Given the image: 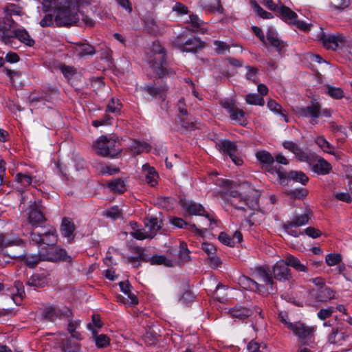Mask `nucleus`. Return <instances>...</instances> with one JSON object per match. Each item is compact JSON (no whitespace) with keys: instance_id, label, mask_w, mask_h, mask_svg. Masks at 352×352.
<instances>
[{"instance_id":"f257e3e1","label":"nucleus","mask_w":352,"mask_h":352,"mask_svg":"<svg viewBox=\"0 0 352 352\" xmlns=\"http://www.w3.org/2000/svg\"><path fill=\"white\" fill-rule=\"evenodd\" d=\"M51 4L55 8L54 21L57 26L68 27L76 24L79 20L78 13L85 25L92 27L94 24V21L85 15L81 10V0H52Z\"/></svg>"},{"instance_id":"f03ea898","label":"nucleus","mask_w":352,"mask_h":352,"mask_svg":"<svg viewBox=\"0 0 352 352\" xmlns=\"http://www.w3.org/2000/svg\"><path fill=\"white\" fill-rule=\"evenodd\" d=\"M221 197L238 210H246L245 207L250 210L258 208L256 192L252 188H250L248 194L245 196H242L241 193L236 190H230L222 192Z\"/></svg>"},{"instance_id":"7ed1b4c3","label":"nucleus","mask_w":352,"mask_h":352,"mask_svg":"<svg viewBox=\"0 0 352 352\" xmlns=\"http://www.w3.org/2000/svg\"><path fill=\"white\" fill-rule=\"evenodd\" d=\"M96 153L102 157L115 158L122 153L121 144L118 138L102 135L94 144Z\"/></svg>"},{"instance_id":"20e7f679","label":"nucleus","mask_w":352,"mask_h":352,"mask_svg":"<svg viewBox=\"0 0 352 352\" xmlns=\"http://www.w3.org/2000/svg\"><path fill=\"white\" fill-rule=\"evenodd\" d=\"M166 60V51L159 42H153L151 46L148 63L153 74L160 78L170 75L164 65Z\"/></svg>"},{"instance_id":"39448f33","label":"nucleus","mask_w":352,"mask_h":352,"mask_svg":"<svg viewBox=\"0 0 352 352\" xmlns=\"http://www.w3.org/2000/svg\"><path fill=\"white\" fill-rule=\"evenodd\" d=\"M256 157L261 164V168L269 176H277V179L280 184L284 183V178L286 177V171L281 167L274 166V157L267 151H258L256 153Z\"/></svg>"},{"instance_id":"423d86ee","label":"nucleus","mask_w":352,"mask_h":352,"mask_svg":"<svg viewBox=\"0 0 352 352\" xmlns=\"http://www.w3.org/2000/svg\"><path fill=\"white\" fill-rule=\"evenodd\" d=\"M180 205L186 212L190 215L204 216L205 219L203 226H209L211 229H213L212 225L215 224V222L212 220L204 208L200 204L192 201L181 200Z\"/></svg>"},{"instance_id":"0eeeda50","label":"nucleus","mask_w":352,"mask_h":352,"mask_svg":"<svg viewBox=\"0 0 352 352\" xmlns=\"http://www.w3.org/2000/svg\"><path fill=\"white\" fill-rule=\"evenodd\" d=\"M288 329L298 336L300 342L303 344H309L316 331L313 327L307 326L302 323H289Z\"/></svg>"},{"instance_id":"6e6552de","label":"nucleus","mask_w":352,"mask_h":352,"mask_svg":"<svg viewBox=\"0 0 352 352\" xmlns=\"http://www.w3.org/2000/svg\"><path fill=\"white\" fill-rule=\"evenodd\" d=\"M252 276L257 281L263 283L262 285H259L256 280L248 278V280L254 285L257 289H258L260 286L270 287L272 288L274 283L273 276L270 273L268 267L265 266L256 267Z\"/></svg>"},{"instance_id":"1a4fd4ad","label":"nucleus","mask_w":352,"mask_h":352,"mask_svg":"<svg viewBox=\"0 0 352 352\" xmlns=\"http://www.w3.org/2000/svg\"><path fill=\"white\" fill-rule=\"evenodd\" d=\"M72 315V311L67 307H58L50 305L45 307L42 312L43 317L50 322H54L56 319H63L64 317H70Z\"/></svg>"},{"instance_id":"9d476101","label":"nucleus","mask_w":352,"mask_h":352,"mask_svg":"<svg viewBox=\"0 0 352 352\" xmlns=\"http://www.w3.org/2000/svg\"><path fill=\"white\" fill-rule=\"evenodd\" d=\"M30 237L31 240L35 244H45L48 248L54 245L57 241V233L56 229L54 228H50L43 234L32 231Z\"/></svg>"},{"instance_id":"9b49d317","label":"nucleus","mask_w":352,"mask_h":352,"mask_svg":"<svg viewBox=\"0 0 352 352\" xmlns=\"http://www.w3.org/2000/svg\"><path fill=\"white\" fill-rule=\"evenodd\" d=\"M41 258L43 261H72V257L67 254L65 249L54 246V245L47 248L45 250H43Z\"/></svg>"},{"instance_id":"f8f14e48","label":"nucleus","mask_w":352,"mask_h":352,"mask_svg":"<svg viewBox=\"0 0 352 352\" xmlns=\"http://www.w3.org/2000/svg\"><path fill=\"white\" fill-rule=\"evenodd\" d=\"M44 207L41 201H34L29 207L28 221L34 228L41 226L46 219L43 214Z\"/></svg>"},{"instance_id":"ddd939ff","label":"nucleus","mask_w":352,"mask_h":352,"mask_svg":"<svg viewBox=\"0 0 352 352\" xmlns=\"http://www.w3.org/2000/svg\"><path fill=\"white\" fill-rule=\"evenodd\" d=\"M273 278L280 282L292 283L294 277L290 269L285 264L283 258L278 261L272 267Z\"/></svg>"},{"instance_id":"4468645a","label":"nucleus","mask_w":352,"mask_h":352,"mask_svg":"<svg viewBox=\"0 0 352 352\" xmlns=\"http://www.w3.org/2000/svg\"><path fill=\"white\" fill-rule=\"evenodd\" d=\"M321 107L318 102H313L307 107H296V113L299 117L310 118V124L315 125L318 123L317 119L320 116Z\"/></svg>"},{"instance_id":"2eb2a0df","label":"nucleus","mask_w":352,"mask_h":352,"mask_svg":"<svg viewBox=\"0 0 352 352\" xmlns=\"http://www.w3.org/2000/svg\"><path fill=\"white\" fill-rule=\"evenodd\" d=\"M216 146L220 152L228 155L235 164L237 166L242 164L243 160L236 156L237 146L235 142L228 140H221Z\"/></svg>"},{"instance_id":"dca6fc26","label":"nucleus","mask_w":352,"mask_h":352,"mask_svg":"<svg viewBox=\"0 0 352 352\" xmlns=\"http://www.w3.org/2000/svg\"><path fill=\"white\" fill-rule=\"evenodd\" d=\"M321 41L326 49L332 50H340L343 48L346 43V37L341 34H324L321 37Z\"/></svg>"},{"instance_id":"f3484780","label":"nucleus","mask_w":352,"mask_h":352,"mask_svg":"<svg viewBox=\"0 0 352 352\" xmlns=\"http://www.w3.org/2000/svg\"><path fill=\"white\" fill-rule=\"evenodd\" d=\"M173 225L179 228H186L190 231L195 232L196 234L203 236L204 233L207 231V228L200 226L198 228L195 224L188 223L183 219L179 217H173L170 220Z\"/></svg>"},{"instance_id":"a211bd4d","label":"nucleus","mask_w":352,"mask_h":352,"mask_svg":"<svg viewBox=\"0 0 352 352\" xmlns=\"http://www.w3.org/2000/svg\"><path fill=\"white\" fill-rule=\"evenodd\" d=\"M87 328L91 331L92 337L98 348H106L110 344V338L106 334L98 335L97 331L93 328L91 323L87 324Z\"/></svg>"},{"instance_id":"6ab92c4d","label":"nucleus","mask_w":352,"mask_h":352,"mask_svg":"<svg viewBox=\"0 0 352 352\" xmlns=\"http://www.w3.org/2000/svg\"><path fill=\"white\" fill-rule=\"evenodd\" d=\"M314 142L322 151L333 155L337 158L340 157L338 152L336 151L335 146L331 144L323 136L316 137Z\"/></svg>"},{"instance_id":"aec40b11","label":"nucleus","mask_w":352,"mask_h":352,"mask_svg":"<svg viewBox=\"0 0 352 352\" xmlns=\"http://www.w3.org/2000/svg\"><path fill=\"white\" fill-rule=\"evenodd\" d=\"M193 32L204 34L207 32L205 23L197 15L191 14L189 15V20L186 21Z\"/></svg>"},{"instance_id":"412c9836","label":"nucleus","mask_w":352,"mask_h":352,"mask_svg":"<svg viewBox=\"0 0 352 352\" xmlns=\"http://www.w3.org/2000/svg\"><path fill=\"white\" fill-rule=\"evenodd\" d=\"M283 260L287 267H292L298 272H307V267L300 261L291 254H286Z\"/></svg>"},{"instance_id":"4be33fe9","label":"nucleus","mask_w":352,"mask_h":352,"mask_svg":"<svg viewBox=\"0 0 352 352\" xmlns=\"http://www.w3.org/2000/svg\"><path fill=\"white\" fill-rule=\"evenodd\" d=\"M145 28L146 30L153 34L157 35L162 34L164 28L160 22L156 21L152 16L146 17L145 20Z\"/></svg>"},{"instance_id":"5701e85b","label":"nucleus","mask_w":352,"mask_h":352,"mask_svg":"<svg viewBox=\"0 0 352 352\" xmlns=\"http://www.w3.org/2000/svg\"><path fill=\"white\" fill-rule=\"evenodd\" d=\"M10 37L16 38L21 42L29 47H32L34 45V41L30 37V34L25 29H16L12 30Z\"/></svg>"},{"instance_id":"b1692460","label":"nucleus","mask_w":352,"mask_h":352,"mask_svg":"<svg viewBox=\"0 0 352 352\" xmlns=\"http://www.w3.org/2000/svg\"><path fill=\"white\" fill-rule=\"evenodd\" d=\"M349 337V335L346 332L340 331L338 328H333L328 337V340L330 344L342 345Z\"/></svg>"},{"instance_id":"393cba45","label":"nucleus","mask_w":352,"mask_h":352,"mask_svg":"<svg viewBox=\"0 0 352 352\" xmlns=\"http://www.w3.org/2000/svg\"><path fill=\"white\" fill-rule=\"evenodd\" d=\"M143 90L151 95L153 98L159 97L164 100L168 88L166 86L155 87L154 85H146L143 87Z\"/></svg>"},{"instance_id":"a878e982","label":"nucleus","mask_w":352,"mask_h":352,"mask_svg":"<svg viewBox=\"0 0 352 352\" xmlns=\"http://www.w3.org/2000/svg\"><path fill=\"white\" fill-rule=\"evenodd\" d=\"M314 296L318 302H327L334 298V292L329 287H320Z\"/></svg>"},{"instance_id":"bb28decb","label":"nucleus","mask_w":352,"mask_h":352,"mask_svg":"<svg viewBox=\"0 0 352 352\" xmlns=\"http://www.w3.org/2000/svg\"><path fill=\"white\" fill-rule=\"evenodd\" d=\"M75 229V225L70 219L65 217L63 219L60 232L65 237L73 239Z\"/></svg>"},{"instance_id":"cd10ccee","label":"nucleus","mask_w":352,"mask_h":352,"mask_svg":"<svg viewBox=\"0 0 352 352\" xmlns=\"http://www.w3.org/2000/svg\"><path fill=\"white\" fill-rule=\"evenodd\" d=\"M204 9L206 12L210 14L214 12L221 14L224 10L223 8L221 5L220 0H205Z\"/></svg>"},{"instance_id":"c85d7f7f","label":"nucleus","mask_w":352,"mask_h":352,"mask_svg":"<svg viewBox=\"0 0 352 352\" xmlns=\"http://www.w3.org/2000/svg\"><path fill=\"white\" fill-rule=\"evenodd\" d=\"M331 170V164L325 160L320 158L313 165V170L319 175H327Z\"/></svg>"},{"instance_id":"c756f323","label":"nucleus","mask_w":352,"mask_h":352,"mask_svg":"<svg viewBox=\"0 0 352 352\" xmlns=\"http://www.w3.org/2000/svg\"><path fill=\"white\" fill-rule=\"evenodd\" d=\"M142 170L145 174V180L146 183L150 184L151 186H155L157 183V174L155 169L153 167H151L148 164H144L142 166Z\"/></svg>"},{"instance_id":"7c9ffc66","label":"nucleus","mask_w":352,"mask_h":352,"mask_svg":"<svg viewBox=\"0 0 352 352\" xmlns=\"http://www.w3.org/2000/svg\"><path fill=\"white\" fill-rule=\"evenodd\" d=\"M144 226L150 232L149 235L153 236L162 227V221L157 217L147 218Z\"/></svg>"},{"instance_id":"2f4dec72","label":"nucleus","mask_w":352,"mask_h":352,"mask_svg":"<svg viewBox=\"0 0 352 352\" xmlns=\"http://www.w3.org/2000/svg\"><path fill=\"white\" fill-rule=\"evenodd\" d=\"M286 179H292L294 182H299L303 185H305L309 180V178L306 175L301 171H290L286 172V177L284 178V182Z\"/></svg>"},{"instance_id":"473e14b6","label":"nucleus","mask_w":352,"mask_h":352,"mask_svg":"<svg viewBox=\"0 0 352 352\" xmlns=\"http://www.w3.org/2000/svg\"><path fill=\"white\" fill-rule=\"evenodd\" d=\"M279 13L281 15L282 19L290 24H292L298 17L296 12L283 5L280 6Z\"/></svg>"},{"instance_id":"72a5a7b5","label":"nucleus","mask_w":352,"mask_h":352,"mask_svg":"<svg viewBox=\"0 0 352 352\" xmlns=\"http://www.w3.org/2000/svg\"><path fill=\"white\" fill-rule=\"evenodd\" d=\"M151 146L144 142L134 140L130 146V149L135 155H139L143 152H148L151 150Z\"/></svg>"},{"instance_id":"f704fd0d","label":"nucleus","mask_w":352,"mask_h":352,"mask_svg":"<svg viewBox=\"0 0 352 352\" xmlns=\"http://www.w3.org/2000/svg\"><path fill=\"white\" fill-rule=\"evenodd\" d=\"M231 316L239 320H243L252 315V311L245 307H234L230 311Z\"/></svg>"},{"instance_id":"c9c22d12","label":"nucleus","mask_w":352,"mask_h":352,"mask_svg":"<svg viewBox=\"0 0 352 352\" xmlns=\"http://www.w3.org/2000/svg\"><path fill=\"white\" fill-rule=\"evenodd\" d=\"M267 39L270 44L276 48L279 52L285 47L283 42L278 39L276 33L272 30H269L267 31Z\"/></svg>"},{"instance_id":"e433bc0d","label":"nucleus","mask_w":352,"mask_h":352,"mask_svg":"<svg viewBox=\"0 0 352 352\" xmlns=\"http://www.w3.org/2000/svg\"><path fill=\"white\" fill-rule=\"evenodd\" d=\"M309 221V216L307 214L296 216L292 221H287V228L299 227L307 224Z\"/></svg>"},{"instance_id":"4c0bfd02","label":"nucleus","mask_w":352,"mask_h":352,"mask_svg":"<svg viewBox=\"0 0 352 352\" xmlns=\"http://www.w3.org/2000/svg\"><path fill=\"white\" fill-rule=\"evenodd\" d=\"M41 250L38 254H25L23 256L22 260L30 267H34L40 261H43L41 258Z\"/></svg>"},{"instance_id":"58836bf2","label":"nucleus","mask_w":352,"mask_h":352,"mask_svg":"<svg viewBox=\"0 0 352 352\" xmlns=\"http://www.w3.org/2000/svg\"><path fill=\"white\" fill-rule=\"evenodd\" d=\"M76 52L79 56L93 55L96 53L94 46L87 43H80L76 48Z\"/></svg>"},{"instance_id":"ea45409f","label":"nucleus","mask_w":352,"mask_h":352,"mask_svg":"<svg viewBox=\"0 0 352 352\" xmlns=\"http://www.w3.org/2000/svg\"><path fill=\"white\" fill-rule=\"evenodd\" d=\"M46 284L45 278L40 274H33L27 281V285L34 287H43Z\"/></svg>"},{"instance_id":"a19ab883","label":"nucleus","mask_w":352,"mask_h":352,"mask_svg":"<svg viewBox=\"0 0 352 352\" xmlns=\"http://www.w3.org/2000/svg\"><path fill=\"white\" fill-rule=\"evenodd\" d=\"M108 187L114 192L122 193L126 190V186L124 180L118 178L108 184Z\"/></svg>"},{"instance_id":"79ce46f5","label":"nucleus","mask_w":352,"mask_h":352,"mask_svg":"<svg viewBox=\"0 0 352 352\" xmlns=\"http://www.w3.org/2000/svg\"><path fill=\"white\" fill-rule=\"evenodd\" d=\"M267 105V107L274 113L280 114L286 122H289L287 116L285 114H284L282 111V107L279 104H278L275 100L272 99L269 100Z\"/></svg>"},{"instance_id":"37998d69","label":"nucleus","mask_w":352,"mask_h":352,"mask_svg":"<svg viewBox=\"0 0 352 352\" xmlns=\"http://www.w3.org/2000/svg\"><path fill=\"white\" fill-rule=\"evenodd\" d=\"M245 101L249 104L263 106L265 101L263 97L256 94H249L245 96Z\"/></svg>"},{"instance_id":"c03bdc74","label":"nucleus","mask_w":352,"mask_h":352,"mask_svg":"<svg viewBox=\"0 0 352 352\" xmlns=\"http://www.w3.org/2000/svg\"><path fill=\"white\" fill-rule=\"evenodd\" d=\"M74 314L70 317H64L63 319L67 320V330L69 333H73L77 328H78L81 324L80 320H74Z\"/></svg>"},{"instance_id":"a18cd8bd","label":"nucleus","mask_w":352,"mask_h":352,"mask_svg":"<svg viewBox=\"0 0 352 352\" xmlns=\"http://www.w3.org/2000/svg\"><path fill=\"white\" fill-rule=\"evenodd\" d=\"M247 349L248 352H266V344L252 340L248 344Z\"/></svg>"},{"instance_id":"49530a36","label":"nucleus","mask_w":352,"mask_h":352,"mask_svg":"<svg viewBox=\"0 0 352 352\" xmlns=\"http://www.w3.org/2000/svg\"><path fill=\"white\" fill-rule=\"evenodd\" d=\"M342 256L340 254L331 253L326 256L325 261L329 266H334L342 262Z\"/></svg>"},{"instance_id":"de8ad7c7","label":"nucleus","mask_w":352,"mask_h":352,"mask_svg":"<svg viewBox=\"0 0 352 352\" xmlns=\"http://www.w3.org/2000/svg\"><path fill=\"white\" fill-rule=\"evenodd\" d=\"M247 69V73L245 75V78L248 80L252 81V82L256 84L258 82V78L257 76L258 74V69L250 65L245 67Z\"/></svg>"},{"instance_id":"09e8293b","label":"nucleus","mask_w":352,"mask_h":352,"mask_svg":"<svg viewBox=\"0 0 352 352\" xmlns=\"http://www.w3.org/2000/svg\"><path fill=\"white\" fill-rule=\"evenodd\" d=\"M63 352H80L81 347L79 344H72L71 338H69L67 342L62 346Z\"/></svg>"},{"instance_id":"8fccbe9b","label":"nucleus","mask_w":352,"mask_h":352,"mask_svg":"<svg viewBox=\"0 0 352 352\" xmlns=\"http://www.w3.org/2000/svg\"><path fill=\"white\" fill-rule=\"evenodd\" d=\"M152 265H164L168 267L172 266V261L166 259L164 256L154 255L150 258Z\"/></svg>"},{"instance_id":"3c124183","label":"nucleus","mask_w":352,"mask_h":352,"mask_svg":"<svg viewBox=\"0 0 352 352\" xmlns=\"http://www.w3.org/2000/svg\"><path fill=\"white\" fill-rule=\"evenodd\" d=\"M332 8L338 10H344L350 4V0H329Z\"/></svg>"},{"instance_id":"603ef678","label":"nucleus","mask_w":352,"mask_h":352,"mask_svg":"<svg viewBox=\"0 0 352 352\" xmlns=\"http://www.w3.org/2000/svg\"><path fill=\"white\" fill-rule=\"evenodd\" d=\"M327 93L333 98L338 100L344 97V91L340 87L328 86Z\"/></svg>"},{"instance_id":"864d4df0","label":"nucleus","mask_w":352,"mask_h":352,"mask_svg":"<svg viewBox=\"0 0 352 352\" xmlns=\"http://www.w3.org/2000/svg\"><path fill=\"white\" fill-rule=\"evenodd\" d=\"M199 45V41L196 38H191L185 41L184 52H194Z\"/></svg>"},{"instance_id":"5fc2aeb1","label":"nucleus","mask_w":352,"mask_h":352,"mask_svg":"<svg viewBox=\"0 0 352 352\" xmlns=\"http://www.w3.org/2000/svg\"><path fill=\"white\" fill-rule=\"evenodd\" d=\"M121 103L119 100L112 98L107 105V111L111 113H118L121 109Z\"/></svg>"},{"instance_id":"6e6d98bb","label":"nucleus","mask_w":352,"mask_h":352,"mask_svg":"<svg viewBox=\"0 0 352 352\" xmlns=\"http://www.w3.org/2000/svg\"><path fill=\"white\" fill-rule=\"evenodd\" d=\"M15 180L24 186H28L32 184V177L26 174L23 173H17L15 176Z\"/></svg>"},{"instance_id":"4d7b16f0","label":"nucleus","mask_w":352,"mask_h":352,"mask_svg":"<svg viewBox=\"0 0 352 352\" xmlns=\"http://www.w3.org/2000/svg\"><path fill=\"white\" fill-rule=\"evenodd\" d=\"M61 72L64 76L69 81L76 74V69L70 66L62 65L60 67Z\"/></svg>"},{"instance_id":"13d9d810","label":"nucleus","mask_w":352,"mask_h":352,"mask_svg":"<svg viewBox=\"0 0 352 352\" xmlns=\"http://www.w3.org/2000/svg\"><path fill=\"white\" fill-rule=\"evenodd\" d=\"M189 250L187 248V245L184 242H181L179 245V258L183 261H188L190 258Z\"/></svg>"},{"instance_id":"bf43d9fd","label":"nucleus","mask_w":352,"mask_h":352,"mask_svg":"<svg viewBox=\"0 0 352 352\" xmlns=\"http://www.w3.org/2000/svg\"><path fill=\"white\" fill-rule=\"evenodd\" d=\"M214 44L216 47L215 50L218 54H224L230 51V46L223 41H215Z\"/></svg>"},{"instance_id":"052dcab7","label":"nucleus","mask_w":352,"mask_h":352,"mask_svg":"<svg viewBox=\"0 0 352 352\" xmlns=\"http://www.w3.org/2000/svg\"><path fill=\"white\" fill-rule=\"evenodd\" d=\"M333 311H334V308L333 307H329L326 309H320L318 312L317 316L320 320H324L329 318L332 315Z\"/></svg>"},{"instance_id":"680f3d73","label":"nucleus","mask_w":352,"mask_h":352,"mask_svg":"<svg viewBox=\"0 0 352 352\" xmlns=\"http://www.w3.org/2000/svg\"><path fill=\"white\" fill-rule=\"evenodd\" d=\"M219 240L223 244L230 247L234 246V239L225 232H221L219 236Z\"/></svg>"},{"instance_id":"e2e57ef3","label":"nucleus","mask_w":352,"mask_h":352,"mask_svg":"<svg viewBox=\"0 0 352 352\" xmlns=\"http://www.w3.org/2000/svg\"><path fill=\"white\" fill-rule=\"evenodd\" d=\"M220 104L221 107L224 108L230 115L232 113L233 111L236 108V107L234 105V103L230 100H222L221 101Z\"/></svg>"},{"instance_id":"0e129e2a","label":"nucleus","mask_w":352,"mask_h":352,"mask_svg":"<svg viewBox=\"0 0 352 352\" xmlns=\"http://www.w3.org/2000/svg\"><path fill=\"white\" fill-rule=\"evenodd\" d=\"M201 249L207 253L208 256L216 254L217 249L214 245L209 243H203L201 244Z\"/></svg>"},{"instance_id":"69168bd1","label":"nucleus","mask_w":352,"mask_h":352,"mask_svg":"<svg viewBox=\"0 0 352 352\" xmlns=\"http://www.w3.org/2000/svg\"><path fill=\"white\" fill-rule=\"evenodd\" d=\"M106 214L107 217L116 219L120 217L121 211L118 206H113L109 208Z\"/></svg>"},{"instance_id":"338daca9","label":"nucleus","mask_w":352,"mask_h":352,"mask_svg":"<svg viewBox=\"0 0 352 352\" xmlns=\"http://www.w3.org/2000/svg\"><path fill=\"white\" fill-rule=\"evenodd\" d=\"M244 116L245 112L242 109H240L237 107L233 111L232 113L230 115L232 120L238 122H241L244 118Z\"/></svg>"},{"instance_id":"774afa93","label":"nucleus","mask_w":352,"mask_h":352,"mask_svg":"<svg viewBox=\"0 0 352 352\" xmlns=\"http://www.w3.org/2000/svg\"><path fill=\"white\" fill-rule=\"evenodd\" d=\"M305 233L309 236L316 239L321 236L322 232L318 230L314 227H308L305 230Z\"/></svg>"}]
</instances>
